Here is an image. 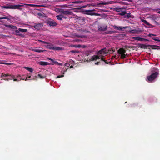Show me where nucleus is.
<instances>
[{
  "instance_id": "c85d7f7f",
  "label": "nucleus",
  "mask_w": 160,
  "mask_h": 160,
  "mask_svg": "<svg viewBox=\"0 0 160 160\" xmlns=\"http://www.w3.org/2000/svg\"><path fill=\"white\" fill-rule=\"evenodd\" d=\"M6 19L7 20H9V18L7 17H1L0 18V20L1 19Z\"/></svg>"
},
{
  "instance_id": "4be33fe9",
  "label": "nucleus",
  "mask_w": 160,
  "mask_h": 160,
  "mask_svg": "<svg viewBox=\"0 0 160 160\" xmlns=\"http://www.w3.org/2000/svg\"><path fill=\"white\" fill-rule=\"evenodd\" d=\"M33 51L38 52H42L45 51V50H40L39 49H35L33 50Z\"/></svg>"
},
{
  "instance_id": "7ed1b4c3",
  "label": "nucleus",
  "mask_w": 160,
  "mask_h": 160,
  "mask_svg": "<svg viewBox=\"0 0 160 160\" xmlns=\"http://www.w3.org/2000/svg\"><path fill=\"white\" fill-rule=\"evenodd\" d=\"M47 45H45V46L46 48L47 49L52 50H62L61 48L59 47H54L53 45L50 43L48 42Z\"/></svg>"
},
{
  "instance_id": "864d4df0",
  "label": "nucleus",
  "mask_w": 160,
  "mask_h": 160,
  "mask_svg": "<svg viewBox=\"0 0 160 160\" xmlns=\"http://www.w3.org/2000/svg\"><path fill=\"white\" fill-rule=\"evenodd\" d=\"M158 12V13L160 14V11Z\"/></svg>"
},
{
  "instance_id": "f8f14e48",
  "label": "nucleus",
  "mask_w": 160,
  "mask_h": 160,
  "mask_svg": "<svg viewBox=\"0 0 160 160\" xmlns=\"http://www.w3.org/2000/svg\"><path fill=\"white\" fill-rule=\"evenodd\" d=\"M126 8L124 7H122L121 8H116L115 10L116 12H121L123 9H125Z\"/></svg>"
},
{
  "instance_id": "a211bd4d",
  "label": "nucleus",
  "mask_w": 160,
  "mask_h": 160,
  "mask_svg": "<svg viewBox=\"0 0 160 160\" xmlns=\"http://www.w3.org/2000/svg\"><path fill=\"white\" fill-rule=\"evenodd\" d=\"M6 26L8 28H11L13 30H17V27L15 26L12 25H6Z\"/></svg>"
},
{
  "instance_id": "f03ea898",
  "label": "nucleus",
  "mask_w": 160,
  "mask_h": 160,
  "mask_svg": "<svg viewBox=\"0 0 160 160\" xmlns=\"http://www.w3.org/2000/svg\"><path fill=\"white\" fill-rule=\"evenodd\" d=\"M23 6L21 5L18 4L17 5H9L8 6H2V8L5 9H21L20 8L22 7Z\"/></svg>"
},
{
  "instance_id": "aec40b11",
  "label": "nucleus",
  "mask_w": 160,
  "mask_h": 160,
  "mask_svg": "<svg viewBox=\"0 0 160 160\" xmlns=\"http://www.w3.org/2000/svg\"><path fill=\"white\" fill-rule=\"evenodd\" d=\"M100 56H93L92 58V60H96L98 59H100Z\"/></svg>"
},
{
  "instance_id": "ddd939ff",
  "label": "nucleus",
  "mask_w": 160,
  "mask_h": 160,
  "mask_svg": "<svg viewBox=\"0 0 160 160\" xmlns=\"http://www.w3.org/2000/svg\"><path fill=\"white\" fill-rule=\"evenodd\" d=\"M28 30L26 29H24L22 28H19L18 30H16L15 32L17 33H18L20 32H26Z\"/></svg>"
},
{
  "instance_id": "37998d69",
  "label": "nucleus",
  "mask_w": 160,
  "mask_h": 160,
  "mask_svg": "<svg viewBox=\"0 0 160 160\" xmlns=\"http://www.w3.org/2000/svg\"><path fill=\"white\" fill-rule=\"evenodd\" d=\"M118 3H120V4H122V5H123V4H125V3L123 2H118Z\"/></svg>"
},
{
  "instance_id": "0eeeda50",
  "label": "nucleus",
  "mask_w": 160,
  "mask_h": 160,
  "mask_svg": "<svg viewBox=\"0 0 160 160\" xmlns=\"http://www.w3.org/2000/svg\"><path fill=\"white\" fill-rule=\"evenodd\" d=\"M148 36L151 37L152 39L155 41L160 42V39H159L158 37H156V35L155 34H149L148 35Z\"/></svg>"
},
{
  "instance_id": "a19ab883",
  "label": "nucleus",
  "mask_w": 160,
  "mask_h": 160,
  "mask_svg": "<svg viewBox=\"0 0 160 160\" xmlns=\"http://www.w3.org/2000/svg\"><path fill=\"white\" fill-rule=\"evenodd\" d=\"M76 37L79 38H82L83 37L82 36L80 35H76Z\"/></svg>"
},
{
  "instance_id": "b1692460",
  "label": "nucleus",
  "mask_w": 160,
  "mask_h": 160,
  "mask_svg": "<svg viewBox=\"0 0 160 160\" xmlns=\"http://www.w3.org/2000/svg\"><path fill=\"white\" fill-rule=\"evenodd\" d=\"M115 51V50H113V49H109L107 53H112Z\"/></svg>"
},
{
  "instance_id": "79ce46f5",
  "label": "nucleus",
  "mask_w": 160,
  "mask_h": 160,
  "mask_svg": "<svg viewBox=\"0 0 160 160\" xmlns=\"http://www.w3.org/2000/svg\"><path fill=\"white\" fill-rule=\"evenodd\" d=\"M31 76H27V77H26V78L25 79V80H28V78H31Z\"/></svg>"
},
{
  "instance_id": "a18cd8bd",
  "label": "nucleus",
  "mask_w": 160,
  "mask_h": 160,
  "mask_svg": "<svg viewBox=\"0 0 160 160\" xmlns=\"http://www.w3.org/2000/svg\"><path fill=\"white\" fill-rule=\"evenodd\" d=\"M76 47L77 48H80L81 45H78V46H77Z\"/></svg>"
},
{
  "instance_id": "7c9ffc66",
  "label": "nucleus",
  "mask_w": 160,
  "mask_h": 160,
  "mask_svg": "<svg viewBox=\"0 0 160 160\" xmlns=\"http://www.w3.org/2000/svg\"><path fill=\"white\" fill-rule=\"evenodd\" d=\"M38 76L41 79H43L45 78V76H42V75L40 74H38Z\"/></svg>"
},
{
  "instance_id": "412c9836",
  "label": "nucleus",
  "mask_w": 160,
  "mask_h": 160,
  "mask_svg": "<svg viewBox=\"0 0 160 160\" xmlns=\"http://www.w3.org/2000/svg\"><path fill=\"white\" fill-rule=\"evenodd\" d=\"M141 21H142V22L144 23L147 25H148V26H151V24L149 23H148L146 20L142 19Z\"/></svg>"
},
{
  "instance_id": "20e7f679",
  "label": "nucleus",
  "mask_w": 160,
  "mask_h": 160,
  "mask_svg": "<svg viewBox=\"0 0 160 160\" xmlns=\"http://www.w3.org/2000/svg\"><path fill=\"white\" fill-rule=\"evenodd\" d=\"M141 48L147 49L151 48L153 49H158L160 48V47L157 45H146L144 44H142L141 45Z\"/></svg>"
},
{
  "instance_id": "5701e85b",
  "label": "nucleus",
  "mask_w": 160,
  "mask_h": 160,
  "mask_svg": "<svg viewBox=\"0 0 160 160\" xmlns=\"http://www.w3.org/2000/svg\"><path fill=\"white\" fill-rule=\"evenodd\" d=\"M25 68L28 71L30 72H33V69L32 68L29 67H25Z\"/></svg>"
},
{
  "instance_id": "c9c22d12",
  "label": "nucleus",
  "mask_w": 160,
  "mask_h": 160,
  "mask_svg": "<svg viewBox=\"0 0 160 160\" xmlns=\"http://www.w3.org/2000/svg\"><path fill=\"white\" fill-rule=\"evenodd\" d=\"M48 59L50 60L51 61H52V62L53 63V64H54L55 61H54V60L53 59H51V58H48Z\"/></svg>"
},
{
  "instance_id": "8fccbe9b",
  "label": "nucleus",
  "mask_w": 160,
  "mask_h": 160,
  "mask_svg": "<svg viewBox=\"0 0 160 160\" xmlns=\"http://www.w3.org/2000/svg\"><path fill=\"white\" fill-rule=\"evenodd\" d=\"M38 6H39V5H34V7H38Z\"/></svg>"
},
{
  "instance_id": "3c124183",
  "label": "nucleus",
  "mask_w": 160,
  "mask_h": 160,
  "mask_svg": "<svg viewBox=\"0 0 160 160\" xmlns=\"http://www.w3.org/2000/svg\"><path fill=\"white\" fill-rule=\"evenodd\" d=\"M73 67L71 65L70 66V68H73Z\"/></svg>"
},
{
  "instance_id": "9d476101",
  "label": "nucleus",
  "mask_w": 160,
  "mask_h": 160,
  "mask_svg": "<svg viewBox=\"0 0 160 160\" xmlns=\"http://www.w3.org/2000/svg\"><path fill=\"white\" fill-rule=\"evenodd\" d=\"M107 28L108 27L107 26L105 27L99 26L98 28V30L101 31H105L107 29Z\"/></svg>"
},
{
  "instance_id": "bb28decb",
  "label": "nucleus",
  "mask_w": 160,
  "mask_h": 160,
  "mask_svg": "<svg viewBox=\"0 0 160 160\" xmlns=\"http://www.w3.org/2000/svg\"><path fill=\"white\" fill-rule=\"evenodd\" d=\"M70 52L72 53H78L79 52V51L75 50H71Z\"/></svg>"
},
{
  "instance_id": "dca6fc26",
  "label": "nucleus",
  "mask_w": 160,
  "mask_h": 160,
  "mask_svg": "<svg viewBox=\"0 0 160 160\" xmlns=\"http://www.w3.org/2000/svg\"><path fill=\"white\" fill-rule=\"evenodd\" d=\"M114 28L115 29H117L119 30H122V29H126L127 28V27H118L114 25Z\"/></svg>"
},
{
  "instance_id": "de8ad7c7",
  "label": "nucleus",
  "mask_w": 160,
  "mask_h": 160,
  "mask_svg": "<svg viewBox=\"0 0 160 160\" xmlns=\"http://www.w3.org/2000/svg\"><path fill=\"white\" fill-rule=\"evenodd\" d=\"M99 63H100V62H96V63H95V64H96V65H98V64H99Z\"/></svg>"
},
{
  "instance_id": "cd10ccee",
  "label": "nucleus",
  "mask_w": 160,
  "mask_h": 160,
  "mask_svg": "<svg viewBox=\"0 0 160 160\" xmlns=\"http://www.w3.org/2000/svg\"><path fill=\"white\" fill-rule=\"evenodd\" d=\"M54 64H57L58 65H59L60 66H62V64L61 63L58 62H54Z\"/></svg>"
},
{
  "instance_id": "5fc2aeb1",
  "label": "nucleus",
  "mask_w": 160,
  "mask_h": 160,
  "mask_svg": "<svg viewBox=\"0 0 160 160\" xmlns=\"http://www.w3.org/2000/svg\"><path fill=\"white\" fill-rule=\"evenodd\" d=\"M17 77H20V75H18V76H17Z\"/></svg>"
},
{
  "instance_id": "e433bc0d",
  "label": "nucleus",
  "mask_w": 160,
  "mask_h": 160,
  "mask_svg": "<svg viewBox=\"0 0 160 160\" xmlns=\"http://www.w3.org/2000/svg\"><path fill=\"white\" fill-rule=\"evenodd\" d=\"M82 2L80 1H75L73 2L72 3H79Z\"/></svg>"
},
{
  "instance_id": "4c0bfd02",
  "label": "nucleus",
  "mask_w": 160,
  "mask_h": 160,
  "mask_svg": "<svg viewBox=\"0 0 160 160\" xmlns=\"http://www.w3.org/2000/svg\"><path fill=\"white\" fill-rule=\"evenodd\" d=\"M89 15H96V13L94 12H91L88 14Z\"/></svg>"
},
{
  "instance_id": "a878e982",
  "label": "nucleus",
  "mask_w": 160,
  "mask_h": 160,
  "mask_svg": "<svg viewBox=\"0 0 160 160\" xmlns=\"http://www.w3.org/2000/svg\"><path fill=\"white\" fill-rule=\"evenodd\" d=\"M121 13L120 14V15L121 16H123L126 14V12L125 11H122L121 12Z\"/></svg>"
},
{
  "instance_id": "c03bdc74",
  "label": "nucleus",
  "mask_w": 160,
  "mask_h": 160,
  "mask_svg": "<svg viewBox=\"0 0 160 160\" xmlns=\"http://www.w3.org/2000/svg\"><path fill=\"white\" fill-rule=\"evenodd\" d=\"M104 62L106 63V64H108V62L106 60H104Z\"/></svg>"
},
{
  "instance_id": "9b49d317",
  "label": "nucleus",
  "mask_w": 160,
  "mask_h": 160,
  "mask_svg": "<svg viewBox=\"0 0 160 160\" xmlns=\"http://www.w3.org/2000/svg\"><path fill=\"white\" fill-rule=\"evenodd\" d=\"M126 52V50L123 48H120L118 50V53L120 54H123Z\"/></svg>"
},
{
  "instance_id": "f704fd0d",
  "label": "nucleus",
  "mask_w": 160,
  "mask_h": 160,
  "mask_svg": "<svg viewBox=\"0 0 160 160\" xmlns=\"http://www.w3.org/2000/svg\"><path fill=\"white\" fill-rule=\"evenodd\" d=\"M68 69V68H65V70H63L62 71V74H64V72H66Z\"/></svg>"
},
{
  "instance_id": "58836bf2",
  "label": "nucleus",
  "mask_w": 160,
  "mask_h": 160,
  "mask_svg": "<svg viewBox=\"0 0 160 160\" xmlns=\"http://www.w3.org/2000/svg\"><path fill=\"white\" fill-rule=\"evenodd\" d=\"M100 57L101 58V60L102 61H104V60H105V59H104V58H103V56H100Z\"/></svg>"
},
{
  "instance_id": "6ab92c4d",
  "label": "nucleus",
  "mask_w": 160,
  "mask_h": 160,
  "mask_svg": "<svg viewBox=\"0 0 160 160\" xmlns=\"http://www.w3.org/2000/svg\"><path fill=\"white\" fill-rule=\"evenodd\" d=\"M40 64L42 66H46L48 65H49V63L43 61H41L40 62Z\"/></svg>"
},
{
  "instance_id": "f3484780",
  "label": "nucleus",
  "mask_w": 160,
  "mask_h": 160,
  "mask_svg": "<svg viewBox=\"0 0 160 160\" xmlns=\"http://www.w3.org/2000/svg\"><path fill=\"white\" fill-rule=\"evenodd\" d=\"M48 23L50 26H55L57 25L56 23L52 21H48Z\"/></svg>"
},
{
  "instance_id": "09e8293b",
  "label": "nucleus",
  "mask_w": 160,
  "mask_h": 160,
  "mask_svg": "<svg viewBox=\"0 0 160 160\" xmlns=\"http://www.w3.org/2000/svg\"><path fill=\"white\" fill-rule=\"evenodd\" d=\"M4 77L3 78H4ZM6 78H11V77H5Z\"/></svg>"
},
{
  "instance_id": "6e6552de",
  "label": "nucleus",
  "mask_w": 160,
  "mask_h": 160,
  "mask_svg": "<svg viewBox=\"0 0 160 160\" xmlns=\"http://www.w3.org/2000/svg\"><path fill=\"white\" fill-rule=\"evenodd\" d=\"M61 12L62 14H63L65 15H71L72 13V12H71L63 10H62L61 11Z\"/></svg>"
},
{
  "instance_id": "6e6d98bb",
  "label": "nucleus",
  "mask_w": 160,
  "mask_h": 160,
  "mask_svg": "<svg viewBox=\"0 0 160 160\" xmlns=\"http://www.w3.org/2000/svg\"><path fill=\"white\" fill-rule=\"evenodd\" d=\"M114 58H115L116 57V55H115L113 57Z\"/></svg>"
},
{
  "instance_id": "603ef678",
  "label": "nucleus",
  "mask_w": 160,
  "mask_h": 160,
  "mask_svg": "<svg viewBox=\"0 0 160 160\" xmlns=\"http://www.w3.org/2000/svg\"><path fill=\"white\" fill-rule=\"evenodd\" d=\"M19 36H22V34H18Z\"/></svg>"
},
{
  "instance_id": "423d86ee",
  "label": "nucleus",
  "mask_w": 160,
  "mask_h": 160,
  "mask_svg": "<svg viewBox=\"0 0 160 160\" xmlns=\"http://www.w3.org/2000/svg\"><path fill=\"white\" fill-rule=\"evenodd\" d=\"M107 53L106 48H104L99 50L98 52V54L99 56H102V54H106Z\"/></svg>"
},
{
  "instance_id": "393cba45",
  "label": "nucleus",
  "mask_w": 160,
  "mask_h": 160,
  "mask_svg": "<svg viewBox=\"0 0 160 160\" xmlns=\"http://www.w3.org/2000/svg\"><path fill=\"white\" fill-rule=\"evenodd\" d=\"M126 55L125 54V53L122 54L121 55V58L122 59H124L126 58Z\"/></svg>"
},
{
  "instance_id": "ea45409f",
  "label": "nucleus",
  "mask_w": 160,
  "mask_h": 160,
  "mask_svg": "<svg viewBox=\"0 0 160 160\" xmlns=\"http://www.w3.org/2000/svg\"><path fill=\"white\" fill-rule=\"evenodd\" d=\"M64 77V75H58L57 76V78H60L61 77Z\"/></svg>"
},
{
  "instance_id": "4468645a",
  "label": "nucleus",
  "mask_w": 160,
  "mask_h": 160,
  "mask_svg": "<svg viewBox=\"0 0 160 160\" xmlns=\"http://www.w3.org/2000/svg\"><path fill=\"white\" fill-rule=\"evenodd\" d=\"M57 19L59 20H62V18L66 19V17L64 16L62 14H60L56 16Z\"/></svg>"
},
{
  "instance_id": "72a5a7b5",
  "label": "nucleus",
  "mask_w": 160,
  "mask_h": 160,
  "mask_svg": "<svg viewBox=\"0 0 160 160\" xmlns=\"http://www.w3.org/2000/svg\"><path fill=\"white\" fill-rule=\"evenodd\" d=\"M95 11V10L93 9V10H86V12H91Z\"/></svg>"
},
{
  "instance_id": "4d7b16f0",
  "label": "nucleus",
  "mask_w": 160,
  "mask_h": 160,
  "mask_svg": "<svg viewBox=\"0 0 160 160\" xmlns=\"http://www.w3.org/2000/svg\"><path fill=\"white\" fill-rule=\"evenodd\" d=\"M3 73H0V76L1 77V74H2Z\"/></svg>"
},
{
  "instance_id": "f257e3e1",
  "label": "nucleus",
  "mask_w": 160,
  "mask_h": 160,
  "mask_svg": "<svg viewBox=\"0 0 160 160\" xmlns=\"http://www.w3.org/2000/svg\"><path fill=\"white\" fill-rule=\"evenodd\" d=\"M11 77V78H3V79L5 81H9V80L13 79L14 81H18L21 80V78L18 79L15 78V76L14 75H12L8 74L2 73L1 74V77L3 78L4 77Z\"/></svg>"
},
{
  "instance_id": "2f4dec72",
  "label": "nucleus",
  "mask_w": 160,
  "mask_h": 160,
  "mask_svg": "<svg viewBox=\"0 0 160 160\" xmlns=\"http://www.w3.org/2000/svg\"><path fill=\"white\" fill-rule=\"evenodd\" d=\"M126 17L128 18H130L131 17V13H128L127 14V15H126Z\"/></svg>"
},
{
  "instance_id": "c756f323",
  "label": "nucleus",
  "mask_w": 160,
  "mask_h": 160,
  "mask_svg": "<svg viewBox=\"0 0 160 160\" xmlns=\"http://www.w3.org/2000/svg\"><path fill=\"white\" fill-rule=\"evenodd\" d=\"M0 64H4L7 65H11V63H7V62L3 63V62H0Z\"/></svg>"
},
{
  "instance_id": "bf43d9fd",
  "label": "nucleus",
  "mask_w": 160,
  "mask_h": 160,
  "mask_svg": "<svg viewBox=\"0 0 160 160\" xmlns=\"http://www.w3.org/2000/svg\"><path fill=\"white\" fill-rule=\"evenodd\" d=\"M159 9H156V10H159Z\"/></svg>"
},
{
  "instance_id": "13d9d810",
  "label": "nucleus",
  "mask_w": 160,
  "mask_h": 160,
  "mask_svg": "<svg viewBox=\"0 0 160 160\" xmlns=\"http://www.w3.org/2000/svg\"><path fill=\"white\" fill-rule=\"evenodd\" d=\"M155 22L156 23H157V22L156 21H155Z\"/></svg>"
},
{
  "instance_id": "1a4fd4ad",
  "label": "nucleus",
  "mask_w": 160,
  "mask_h": 160,
  "mask_svg": "<svg viewBox=\"0 0 160 160\" xmlns=\"http://www.w3.org/2000/svg\"><path fill=\"white\" fill-rule=\"evenodd\" d=\"M43 25L41 23H38L35 25L34 27L36 29L39 30L41 28Z\"/></svg>"
},
{
  "instance_id": "2eb2a0df",
  "label": "nucleus",
  "mask_w": 160,
  "mask_h": 160,
  "mask_svg": "<svg viewBox=\"0 0 160 160\" xmlns=\"http://www.w3.org/2000/svg\"><path fill=\"white\" fill-rule=\"evenodd\" d=\"M133 38L136 40L141 41H148V40L146 39L139 37H134Z\"/></svg>"
},
{
  "instance_id": "473e14b6",
  "label": "nucleus",
  "mask_w": 160,
  "mask_h": 160,
  "mask_svg": "<svg viewBox=\"0 0 160 160\" xmlns=\"http://www.w3.org/2000/svg\"><path fill=\"white\" fill-rule=\"evenodd\" d=\"M39 41L40 42H41L44 44H47V43H48V42H47L44 41H42L41 40H39Z\"/></svg>"
},
{
  "instance_id": "39448f33",
  "label": "nucleus",
  "mask_w": 160,
  "mask_h": 160,
  "mask_svg": "<svg viewBox=\"0 0 160 160\" xmlns=\"http://www.w3.org/2000/svg\"><path fill=\"white\" fill-rule=\"evenodd\" d=\"M159 73L157 72L152 73L150 75L147 77V79L148 82H152L153 80L158 75Z\"/></svg>"
},
{
  "instance_id": "49530a36",
  "label": "nucleus",
  "mask_w": 160,
  "mask_h": 160,
  "mask_svg": "<svg viewBox=\"0 0 160 160\" xmlns=\"http://www.w3.org/2000/svg\"><path fill=\"white\" fill-rule=\"evenodd\" d=\"M29 6L34 7L35 5L34 4H29Z\"/></svg>"
}]
</instances>
